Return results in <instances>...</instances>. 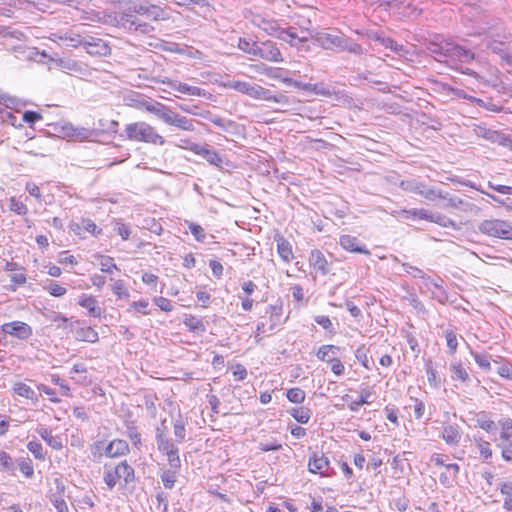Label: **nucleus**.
I'll return each instance as SVG.
<instances>
[{
	"instance_id": "cd10ccee",
	"label": "nucleus",
	"mask_w": 512,
	"mask_h": 512,
	"mask_svg": "<svg viewBox=\"0 0 512 512\" xmlns=\"http://www.w3.org/2000/svg\"><path fill=\"white\" fill-rule=\"evenodd\" d=\"M75 339L77 341H84L95 343L98 341V333L90 326H79L75 328Z\"/></svg>"
},
{
	"instance_id": "37998d69",
	"label": "nucleus",
	"mask_w": 512,
	"mask_h": 512,
	"mask_svg": "<svg viewBox=\"0 0 512 512\" xmlns=\"http://www.w3.org/2000/svg\"><path fill=\"white\" fill-rule=\"evenodd\" d=\"M427 379L429 384L434 387L438 388L441 385V378L438 376L437 371L434 369L432 361L428 360L425 365Z\"/></svg>"
},
{
	"instance_id": "338daca9",
	"label": "nucleus",
	"mask_w": 512,
	"mask_h": 512,
	"mask_svg": "<svg viewBox=\"0 0 512 512\" xmlns=\"http://www.w3.org/2000/svg\"><path fill=\"white\" fill-rule=\"evenodd\" d=\"M174 436L176 443H182L186 436L185 425L182 420H177L174 423Z\"/></svg>"
},
{
	"instance_id": "f8f14e48",
	"label": "nucleus",
	"mask_w": 512,
	"mask_h": 512,
	"mask_svg": "<svg viewBox=\"0 0 512 512\" xmlns=\"http://www.w3.org/2000/svg\"><path fill=\"white\" fill-rule=\"evenodd\" d=\"M141 107L148 113L155 115L158 119L168 124L173 109L155 100H144Z\"/></svg>"
},
{
	"instance_id": "c756f323",
	"label": "nucleus",
	"mask_w": 512,
	"mask_h": 512,
	"mask_svg": "<svg viewBox=\"0 0 512 512\" xmlns=\"http://www.w3.org/2000/svg\"><path fill=\"white\" fill-rule=\"evenodd\" d=\"M39 436L53 449L60 450L63 447L62 440L58 436L52 435L51 430L44 426L37 429Z\"/></svg>"
},
{
	"instance_id": "13d9d810",
	"label": "nucleus",
	"mask_w": 512,
	"mask_h": 512,
	"mask_svg": "<svg viewBox=\"0 0 512 512\" xmlns=\"http://www.w3.org/2000/svg\"><path fill=\"white\" fill-rule=\"evenodd\" d=\"M27 449L34 455V457L38 460H44L46 457V453L42 447V444L37 441H29L27 444Z\"/></svg>"
},
{
	"instance_id": "4c0bfd02",
	"label": "nucleus",
	"mask_w": 512,
	"mask_h": 512,
	"mask_svg": "<svg viewBox=\"0 0 512 512\" xmlns=\"http://www.w3.org/2000/svg\"><path fill=\"white\" fill-rule=\"evenodd\" d=\"M282 312H283V306L282 304H277V305H269L267 307V311L266 313L269 314V318H270V331L274 330L278 324L280 323V318L282 316Z\"/></svg>"
},
{
	"instance_id": "f257e3e1",
	"label": "nucleus",
	"mask_w": 512,
	"mask_h": 512,
	"mask_svg": "<svg viewBox=\"0 0 512 512\" xmlns=\"http://www.w3.org/2000/svg\"><path fill=\"white\" fill-rule=\"evenodd\" d=\"M428 52L435 58V60L456 65L458 62L468 63L475 58L472 50L466 49L454 42L448 40H435L429 41L427 44Z\"/></svg>"
},
{
	"instance_id": "09e8293b",
	"label": "nucleus",
	"mask_w": 512,
	"mask_h": 512,
	"mask_svg": "<svg viewBox=\"0 0 512 512\" xmlns=\"http://www.w3.org/2000/svg\"><path fill=\"white\" fill-rule=\"evenodd\" d=\"M286 396L290 402L295 404H301L305 400L306 393L303 389L299 387H294L287 390Z\"/></svg>"
},
{
	"instance_id": "6ab92c4d",
	"label": "nucleus",
	"mask_w": 512,
	"mask_h": 512,
	"mask_svg": "<svg viewBox=\"0 0 512 512\" xmlns=\"http://www.w3.org/2000/svg\"><path fill=\"white\" fill-rule=\"evenodd\" d=\"M308 260L310 266H312L321 275L325 276L330 272L329 263L320 250H312Z\"/></svg>"
},
{
	"instance_id": "2eb2a0df",
	"label": "nucleus",
	"mask_w": 512,
	"mask_h": 512,
	"mask_svg": "<svg viewBox=\"0 0 512 512\" xmlns=\"http://www.w3.org/2000/svg\"><path fill=\"white\" fill-rule=\"evenodd\" d=\"M160 82L168 85L171 89H173L181 94H184V95L205 97L207 94L205 90H203L199 87L191 86L186 83H182V82H179L176 80H171L169 78H164V79L160 80Z\"/></svg>"
},
{
	"instance_id": "9d476101",
	"label": "nucleus",
	"mask_w": 512,
	"mask_h": 512,
	"mask_svg": "<svg viewBox=\"0 0 512 512\" xmlns=\"http://www.w3.org/2000/svg\"><path fill=\"white\" fill-rule=\"evenodd\" d=\"M193 153L204 158L210 165L223 169L228 161L218 151L213 149L209 144L193 147Z\"/></svg>"
},
{
	"instance_id": "0e129e2a",
	"label": "nucleus",
	"mask_w": 512,
	"mask_h": 512,
	"mask_svg": "<svg viewBox=\"0 0 512 512\" xmlns=\"http://www.w3.org/2000/svg\"><path fill=\"white\" fill-rule=\"evenodd\" d=\"M258 42H251L246 39H239L238 47L245 53H248L255 57Z\"/></svg>"
},
{
	"instance_id": "0eeeda50",
	"label": "nucleus",
	"mask_w": 512,
	"mask_h": 512,
	"mask_svg": "<svg viewBox=\"0 0 512 512\" xmlns=\"http://www.w3.org/2000/svg\"><path fill=\"white\" fill-rule=\"evenodd\" d=\"M225 86L256 100L267 98V89L258 84L246 81H230Z\"/></svg>"
},
{
	"instance_id": "a19ab883",
	"label": "nucleus",
	"mask_w": 512,
	"mask_h": 512,
	"mask_svg": "<svg viewBox=\"0 0 512 512\" xmlns=\"http://www.w3.org/2000/svg\"><path fill=\"white\" fill-rule=\"evenodd\" d=\"M372 396V392L369 388H364L360 391L359 398L349 404V409L353 412L359 410L360 406L364 404H370L372 401L370 400Z\"/></svg>"
},
{
	"instance_id": "58836bf2",
	"label": "nucleus",
	"mask_w": 512,
	"mask_h": 512,
	"mask_svg": "<svg viewBox=\"0 0 512 512\" xmlns=\"http://www.w3.org/2000/svg\"><path fill=\"white\" fill-rule=\"evenodd\" d=\"M424 185V182L418 181L416 179H408L402 180L399 186L402 190L406 192L421 195L422 189H424Z\"/></svg>"
},
{
	"instance_id": "39448f33",
	"label": "nucleus",
	"mask_w": 512,
	"mask_h": 512,
	"mask_svg": "<svg viewBox=\"0 0 512 512\" xmlns=\"http://www.w3.org/2000/svg\"><path fill=\"white\" fill-rule=\"evenodd\" d=\"M478 230L489 237L512 240V224L501 219H488L479 223Z\"/></svg>"
},
{
	"instance_id": "e433bc0d",
	"label": "nucleus",
	"mask_w": 512,
	"mask_h": 512,
	"mask_svg": "<svg viewBox=\"0 0 512 512\" xmlns=\"http://www.w3.org/2000/svg\"><path fill=\"white\" fill-rule=\"evenodd\" d=\"M426 200L434 202L437 199H442L445 201L447 198V192H443L442 190L436 189L435 187L424 185V189H422L421 195Z\"/></svg>"
},
{
	"instance_id": "1a4fd4ad",
	"label": "nucleus",
	"mask_w": 512,
	"mask_h": 512,
	"mask_svg": "<svg viewBox=\"0 0 512 512\" xmlns=\"http://www.w3.org/2000/svg\"><path fill=\"white\" fill-rule=\"evenodd\" d=\"M134 13L145 16L153 21H166L170 18L169 14L162 7L143 2L140 4H134L130 8Z\"/></svg>"
},
{
	"instance_id": "ea45409f",
	"label": "nucleus",
	"mask_w": 512,
	"mask_h": 512,
	"mask_svg": "<svg viewBox=\"0 0 512 512\" xmlns=\"http://www.w3.org/2000/svg\"><path fill=\"white\" fill-rule=\"evenodd\" d=\"M429 222L436 223L444 228L458 229L457 224L454 220L441 213H430Z\"/></svg>"
},
{
	"instance_id": "6e6d98bb",
	"label": "nucleus",
	"mask_w": 512,
	"mask_h": 512,
	"mask_svg": "<svg viewBox=\"0 0 512 512\" xmlns=\"http://www.w3.org/2000/svg\"><path fill=\"white\" fill-rule=\"evenodd\" d=\"M209 120L225 132H232L236 124L231 120H225L219 116L209 117Z\"/></svg>"
},
{
	"instance_id": "a211bd4d",
	"label": "nucleus",
	"mask_w": 512,
	"mask_h": 512,
	"mask_svg": "<svg viewBox=\"0 0 512 512\" xmlns=\"http://www.w3.org/2000/svg\"><path fill=\"white\" fill-rule=\"evenodd\" d=\"M507 39L508 37L504 33L494 34L492 32H489L483 40V45H485L487 49H490L494 53H502L506 49Z\"/></svg>"
},
{
	"instance_id": "69168bd1",
	"label": "nucleus",
	"mask_w": 512,
	"mask_h": 512,
	"mask_svg": "<svg viewBox=\"0 0 512 512\" xmlns=\"http://www.w3.org/2000/svg\"><path fill=\"white\" fill-rule=\"evenodd\" d=\"M314 321L320 325L323 329L328 331L331 334H335L334 326L332 321L328 316L325 315H318L314 317Z\"/></svg>"
},
{
	"instance_id": "4468645a",
	"label": "nucleus",
	"mask_w": 512,
	"mask_h": 512,
	"mask_svg": "<svg viewBox=\"0 0 512 512\" xmlns=\"http://www.w3.org/2000/svg\"><path fill=\"white\" fill-rule=\"evenodd\" d=\"M329 469V459L323 453L313 452L308 461L309 472L329 476Z\"/></svg>"
},
{
	"instance_id": "e2e57ef3",
	"label": "nucleus",
	"mask_w": 512,
	"mask_h": 512,
	"mask_svg": "<svg viewBox=\"0 0 512 512\" xmlns=\"http://www.w3.org/2000/svg\"><path fill=\"white\" fill-rule=\"evenodd\" d=\"M9 202V208L14 213L18 215H25L28 212L26 204L16 199L15 197H11Z\"/></svg>"
},
{
	"instance_id": "c85d7f7f",
	"label": "nucleus",
	"mask_w": 512,
	"mask_h": 512,
	"mask_svg": "<svg viewBox=\"0 0 512 512\" xmlns=\"http://www.w3.org/2000/svg\"><path fill=\"white\" fill-rule=\"evenodd\" d=\"M340 347L332 344L321 345L317 352L316 357L322 361L329 363L334 357H337Z\"/></svg>"
},
{
	"instance_id": "72a5a7b5",
	"label": "nucleus",
	"mask_w": 512,
	"mask_h": 512,
	"mask_svg": "<svg viewBox=\"0 0 512 512\" xmlns=\"http://www.w3.org/2000/svg\"><path fill=\"white\" fill-rule=\"evenodd\" d=\"M13 391L16 395L20 397L32 400L35 403L38 401L37 393L34 391L32 387H30L24 382H16L13 385Z\"/></svg>"
},
{
	"instance_id": "49530a36",
	"label": "nucleus",
	"mask_w": 512,
	"mask_h": 512,
	"mask_svg": "<svg viewBox=\"0 0 512 512\" xmlns=\"http://www.w3.org/2000/svg\"><path fill=\"white\" fill-rule=\"evenodd\" d=\"M111 289L118 299L128 300L130 297V293L123 280L114 281L111 285Z\"/></svg>"
},
{
	"instance_id": "de8ad7c7",
	"label": "nucleus",
	"mask_w": 512,
	"mask_h": 512,
	"mask_svg": "<svg viewBox=\"0 0 512 512\" xmlns=\"http://www.w3.org/2000/svg\"><path fill=\"white\" fill-rule=\"evenodd\" d=\"M0 470L14 473L15 463L12 457L3 450H0Z\"/></svg>"
},
{
	"instance_id": "412c9836",
	"label": "nucleus",
	"mask_w": 512,
	"mask_h": 512,
	"mask_svg": "<svg viewBox=\"0 0 512 512\" xmlns=\"http://www.w3.org/2000/svg\"><path fill=\"white\" fill-rule=\"evenodd\" d=\"M371 38L373 40L379 42L386 49H389L390 51L397 54L399 57H404L408 53V51L406 50V48L403 45L398 44L396 41H394L391 38L384 37L383 35L378 34V33L373 34L371 36Z\"/></svg>"
},
{
	"instance_id": "a878e982",
	"label": "nucleus",
	"mask_w": 512,
	"mask_h": 512,
	"mask_svg": "<svg viewBox=\"0 0 512 512\" xmlns=\"http://www.w3.org/2000/svg\"><path fill=\"white\" fill-rule=\"evenodd\" d=\"M423 282L420 286L421 291L431 292L432 297L437 298L440 302H444L447 299L445 292L441 289V287L431 278L426 277L422 279Z\"/></svg>"
},
{
	"instance_id": "7c9ffc66",
	"label": "nucleus",
	"mask_w": 512,
	"mask_h": 512,
	"mask_svg": "<svg viewBox=\"0 0 512 512\" xmlns=\"http://www.w3.org/2000/svg\"><path fill=\"white\" fill-rule=\"evenodd\" d=\"M251 22L267 33H273L278 29V23L275 20L262 15H253Z\"/></svg>"
},
{
	"instance_id": "680f3d73",
	"label": "nucleus",
	"mask_w": 512,
	"mask_h": 512,
	"mask_svg": "<svg viewBox=\"0 0 512 512\" xmlns=\"http://www.w3.org/2000/svg\"><path fill=\"white\" fill-rule=\"evenodd\" d=\"M309 87L310 88L307 89V91L313 92L317 95L328 97L333 94L332 89L328 86H325L323 83H316V84L309 83Z\"/></svg>"
},
{
	"instance_id": "c03bdc74",
	"label": "nucleus",
	"mask_w": 512,
	"mask_h": 512,
	"mask_svg": "<svg viewBox=\"0 0 512 512\" xmlns=\"http://www.w3.org/2000/svg\"><path fill=\"white\" fill-rule=\"evenodd\" d=\"M475 444L478 448L481 458L487 462L492 457L490 443L483 440L482 438H475Z\"/></svg>"
},
{
	"instance_id": "5701e85b",
	"label": "nucleus",
	"mask_w": 512,
	"mask_h": 512,
	"mask_svg": "<svg viewBox=\"0 0 512 512\" xmlns=\"http://www.w3.org/2000/svg\"><path fill=\"white\" fill-rule=\"evenodd\" d=\"M78 304L86 309L90 316L101 317L102 309L94 296L82 294L78 300Z\"/></svg>"
},
{
	"instance_id": "2f4dec72",
	"label": "nucleus",
	"mask_w": 512,
	"mask_h": 512,
	"mask_svg": "<svg viewBox=\"0 0 512 512\" xmlns=\"http://www.w3.org/2000/svg\"><path fill=\"white\" fill-rule=\"evenodd\" d=\"M308 32H302V35H298L294 28L290 27L287 30L281 31L280 38L283 41L288 42L290 45L295 46L297 42H305L308 40Z\"/></svg>"
},
{
	"instance_id": "473e14b6",
	"label": "nucleus",
	"mask_w": 512,
	"mask_h": 512,
	"mask_svg": "<svg viewBox=\"0 0 512 512\" xmlns=\"http://www.w3.org/2000/svg\"><path fill=\"white\" fill-rule=\"evenodd\" d=\"M277 252L281 259L289 263L293 259L292 246L284 237L278 236L276 238Z\"/></svg>"
},
{
	"instance_id": "f704fd0d",
	"label": "nucleus",
	"mask_w": 512,
	"mask_h": 512,
	"mask_svg": "<svg viewBox=\"0 0 512 512\" xmlns=\"http://www.w3.org/2000/svg\"><path fill=\"white\" fill-rule=\"evenodd\" d=\"M183 323L191 332L202 334L206 331V327L202 319L196 316L186 315Z\"/></svg>"
},
{
	"instance_id": "774afa93",
	"label": "nucleus",
	"mask_w": 512,
	"mask_h": 512,
	"mask_svg": "<svg viewBox=\"0 0 512 512\" xmlns=\"http://www.w3.org/2000/svg\"><path fill=\"white\" fill-rule=\"evenodd\" d=\"M50 501L56 508L57 512H68V506L61 495L53 494Z\"/></svg>"
},
{
	"instance_id": "a18cd8bd",
	"label": "nucleus",
	"mask_w": 512,
	"mask_h": 512,
	"mask_svg": "<svg viewBox=\"0 0 512 512\" xmlns=\"http://www.w3.org/2000/svg\"><path fill=\"white\" fill-rule=\"evenodd\" d=\"M253 68L256 72H258L260 74H264V75L268 76L269 78L280 79V74L282 71L281 68H273V67L266 66L264 64L254 65Z\"/></svg>"
},
{
	"instance_id": "20e7f679",
	"label": "nucleus",
	"mask_w": 512,
	"mask_h": 512,
	"mask_svg": "<svg viewBox=\"0 0 512 512\" xmlns=\"http://www.w3.org/2000/svg\"><path fill=\"white\" fill-rule=\"evenodd\" d=\"M135 474L134 469L130 466L127 461H122L117 465H105L103 480L110 490H112L116 484L123 481V485L134 480Z\"/></svg>"
},
{
	"instance_id": "603ef678",
	"label": "nucleus",
	"mask_w": 512,
	"mask_h": 512,
	"mask_svg": "<svg viewBox=\"0 0 512 512\" xmlns=\"http://www.w3.org/2000/svg\"><path fill=\"white\" fill-rule=\"evenodd\" d=\"M340 51H348L350 53L361 55L363 54V48L360 44L352 41L344 35V43L341 45Z\"/></svg>"
},
{
	"instance_id": "423d86ee",
	"label": "nucleus",
	"mask_w": 512,
	"mask_h": 512,
	"mask_svg": "<svg viewBox=\"0 0 512 512\" xmlns=\"http://www.w3.org/2000/svg\"><path fill=\"white\" fill-rule=\"evenodd\" d=\"M441 207L446 210H455L470 215H478L480 212V208L470 200L449 195V193H447L445 203Z\"/></svg>"
},
{
	"instance_id": "bf43d9fd",
	"label": "nucleus",
	"mask_w": 512,
	"mask_h": 512,
	"mask_svg": "<svg viewBox=\"0 0 512 512\" xmlns=\"http://www.w3.org/2000/svg\"><path fill=\"white\" fill-rule=\"evenodd\" d=\"M263 100L268 102H275L283 106H286L291 102H295L294 100L291 101L285 94L275 95L269 89H267V98H264Z\"/></svg>"
},
{
	"instance_id": "f3484780",
	"label": "nucleus",
	"mask_w": 512,
	"mask_h": 512,
	"mask_svg": "<svg viewBox=\"0 0 512 512\" xmlns=\"http://www.w3.org/2000/svg\"><path fill=\"white\" fill-rule=\"evenodd\" d=\"M58 66L64 72L80 77L89 76L91 74L89 67L85 63L73 59H60Z\"/></svg>"
},
{
	"instance_id": "9b49d317",
	"label": "nucleus",
	"mask_w": 512,
	"mask_h": 512,
	"mask_svg": "<svg viewBox=\"0 0 512 512\" xmlns=\"http://www.w3.org/2000/svg\"><path fill=\"white\" fill-rule=\"evenodd\" d=\"M255 58H260L269 62H283V56L277 44L272 41L258 42Z\"/></svg>"
},
{
	"instance_id": "f03ea898",
	"label": "nucleus",
	"mask_w": 512,
	"mask_h": 512,
	"mask_svg": "<svg viewBox=\"0 0 512 512\" xmlns=\"http://www.w3.org/2000/svg\"><path fill=\"white\" fill-rule=\"evenodd\" d=\"M123 136L130 141L159 146H163L166 143L165 138L157 132L156 128L144 121L127 124Z\"/></svg>"
},
{
	"instance_id": "aec40b11",
	"label": "nucleus",
	"mask_w": 512,
	"mask_h": 512,
	"mask_svg": "<svg viewBox=\"0 0 512 512\" xmlns=\"http://www.w3.org/2000/svg\"><path fill=\"white\" fill-rule=\"evenodd\" d=\"M129 451V445L125 440L114 439L105 447L104 454L109 458H117L128 454Z\"/></svg>"
},
{
	"instance_id": "5fc2aeb1",
	"label": "nucleus",
	"mask_w": 512,
	"mask_h": 512,
	"mask_svg": "<svg viewBox=\"0 0 512 512\" xmlns=\"http://www.w3.org/2000/svg\"><path fill=\"white\" fill-rule=\"evenodd\" d=\"M476 424L479 428L491 432L495 429V423L493 420L487 417L485 413H479L477 415Z\"/></svg>"
},
{
	"instance_id": "3c124183",
	"label": "nucleus",
	"mask_w": 512,
	"mask_h": 512,
	"mask_svg": "<svg viewBox=\"0 0 512 512\" xmlns=\"http://www.w3.org/2000/svg\"><path fill=\"white\" fill-rule=\"evenodd\" d=\"M430 211L426 210V209H417V208H414V209H410V210H402L401 211V214L404 218H410V217H413V218H418V219H422V220H426L428 221L429 220V217H430Z\"/></svg>"
},
{
	"instance_id": "052dcab7",
	"label": "nucleus",
	"mask_w": 512,
	"mask_h": 512,
	"mask_svg": "<svg viewBox=\"0 0 512 512\" xmlns=\"http://www.w3.org/2000/svg\"><path fill=\"white\" fill-rule=\"evenodd\" d=\"M46 291L52 296L61 297L66 294V288L62 287L55 281H49L47 285L44 287Z\"/></svg>"
},
{
	"instance_id": "4be33fe9",
	"label": "nucleus",
	"mask_w": 512,
	"mask_h": 512,
	"mask_svg": "<svg viewBox=\"0 0 512 512\" xmlns=\"http://www.w3.org/2000/svg\"><path fill=\"white\" fill-rule=\"evenodd\" d=\"M339 243L341 247L347 251L365 255L370 254V251L364 245H360L359 240L355 236L342 235L340 237Z\"/></svg>"
},
{
	"instance_id": "bb28decb",
	"label": "nucleus",
	"mask_w": 512,
	"mask_h": 512,
	"mask_svg": "<svg viewBox=\"0 0 512 512\" xmlns=\"http://www.w3.org/2000/svg\"><path fill=\"white\" fill-rule=\"evenodd\" d=\"M442 439L448 445H452V446L458 445L461 440V433H460L459 426L456 424L445 426L442 431Z\"/></svg>"
},
{
	"instance_id": "7ed1b4c3",
	"label": "nucleus",
	"mask_w": 512,
	"mask_h": 512,
	"mask_svg": "<svg viewBox=\"0 0 512 512\" xmlns=\"http://www.w3.org/2000/svg\"><path fill=\"white\" fill-rule=\"evenodd\" d=\"M156 444L157 449L167 456V461L172 469L178 470L181 466L179 457V449L168 436L165 426V421H162L161 426L156 428Z\"/></svg>"
},
{
	"instance_id": "ddd939ff",
	"label": "nucleus",
	"mask_w": 512,
	"mask_h": 512,
	"mask_svg": "<svg viewBox=\"0 0 512 512\" xmlns=\"http://www.w3.org/2000/svg\"><path fill=\"white\" fill-rule=\"evenodd\" d=\"M83 47L92 56H107L111 53V48L103 39L90 35H86Z\"/></svg>"
},
{
	"instance_id": "393cba45",
	"label": "nucleus",
	"mask_w": 512,
	"mask_h": 512,
	"mask_svg": "<svg viewBox=\"0 0 512 512\" xmlns=\"http://www.w3.org/2000/svg\"><path fill=\"white\" fill-rule=\"evenodd\" d=\"M194 124L195 120L182 116L173 110L167 125L174 126L184 131H194Z\"/></svg>"
},
{
	"instance_id": "c9c22d12",
	"label": "nucleus",
	"mask_w": 512,
	"mask_h": 512,
	"mask_svg": "<svg viewBox=\"0 0 512 512\" xmlns=\"http://www.w3.org/2000/svg\"><path fill=\"white\" fill-rule=\"evenodd\" d=\"M126 435L130 439L131 443L135 447L141 445V434L139 433L137 426L133 420L125 421Z\"/></svg>"
},
{
	"instance_id": "864d4df0",
	"label": "nucleus",
	"mask_w": 512,
	"mask_h": 512,
	"mask_svg": "<svg viewBox=\"0 0 512 512\" xmlns=\"http://www.w3.org/2000/svg\"><path fill=\"white\" fill-rule=\"evenodd\" d=\"M452 372V378L456 380H460L462 382H466L469 379V375L466 369L460 363H453L450 366Z\"/></svg>"
},
{
	"instance_id": "6e6552de",
	"label": "nucleus",
	"mask_w": 512,
	"mask_h": 512,
	"mask_svg": "<svg viewBox=\"0 0 512 512\" xmlns=\"http://www.w3.org/2000/svg\"><path fill=\"white\" fill-rule=\"evenodd\" d=\"M312 39L317 46L325 50L340 51L341 45L344 43V34L317 32Z\"/></svg>"
},
{
	"instance_id": "79ce46f5",
	"label": "nucleus",
	"mask_w": 512,
	"mask_h": 512,
	"mask_svg": "<svg viewBox=\"0 0 512 512\" xmlns=\"http://www.w3.org/2000/svg\"><path fill=\"white\" fill-rule=\"evenodd\" d=\"M290 415L299 423L306 424L311 418V410L306 407H295L289 411Z\"/></svg>"
},
{
	"instance_id": "b1692460",
	"label": "nucleus",
	"mask_w": 512,
	"mask_h": 512,
	"mask_svg": "<svg viewBox=\"0 0 512 512\" xmlns=\"http://www.w3.org/2000/svg\"><path fill=\"white\" fill-rule=\"evenodd\" d=\"M59 40L66 43V45L71 46L73 48H77L79 46H83L84 40L86 38V34H82L76 30H68L64 33L55 34Z\"/></svg>"
},
{
	"instance_id": "4d7b16f0",
	"label": "nucleus",
	"mask_w": 512,
	"mask_h": 512,
	"mask_svg": "<svg viewBox=\"0 0 512 512\" xmlns=\"http://www.w3.org/2000/svg\"><path fill=\"white\" fill-rule=\"evenodd\" d=\"M100 270L105 273H112L113 270H119L114 263V259L110 256H100Z\"/></svg>"
},
{
	"instance_id": "dca6fc26",
	"label": "nucleus",
	"mask_w": 512,
	"mask_h": 512,
	"mask_svg": "<svg viewBox=\"0 0 512 512\" xmlns=\"http://www.w3.org/2000/svg\"><path fill=\"white\" fill-rule=\"evenodd\" d=\"M2 331L21 340H26L32 335V328L27 323L21 321L5 323L2 326Z\"/></svg>"
},
{
	"instance_id": "8fccbe9b",
	"label": "nucleus",
	"mask_w": 512,
	"mask_h": 512,
	"mask_svg": "<svg viewBox=\"0 0 512 512\" xmlns=\"http://www.w3.org/2000/svg\"><path fill=\"white\" fill-rule=\"evenodd\" d=\"M185 225H187L189 231L191 232V234L194 236V238L198 242H204L205 241L206 233H205V230L203 229L202 226H200L197 223L188 221V220L185 221Z\"/></svg>"
}]
</instances>
